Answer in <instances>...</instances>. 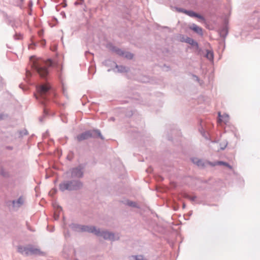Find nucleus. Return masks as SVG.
Returning <instances> with one entry per match:
<instances>
[{
  "mask_svg": "<svg viewBox=\"0 0 260 260\" xmlns=\"http://www.w3.org/2000/svg\"><path fill=\"white\" fill-rule=\"evenodd\" d=\"M196 198H197V197L194 196H192V197H190V198L189 200H190L191 201H194L196 199Z\"/></svg>",
  "mask_w": 260,
  "mask_h": 260,
  "instance_id": "obj_32",
  "label": "nucleus"
},
{
  "mask_svg": "<svg viewBox=\"0 0 260 260\" xmlns=\"http://www.w3.org/2000/svg\"><path fill=\"white\" fill-rule=\"evenodd\" d=\"M59 214H57L56 212L54 213V218L55 220H58L59 218Z\"/></svg>",
  "mask_w": 260,
  "mask_h": 260,
  "instance_id": "obj_31",
  "label": "nucleus"
},
{
  "mask_svg": "<svg viewBox=\"0 0 260 260\" xmlns=\"http://www.w3.org/2000/svg\"><path fill=\"white\" fill-rule=\"evenodd\" d=\"M189 28L192 30H193L197 34L203 36V29L202 28L196 25V24H192L189 26Z\"/></svg>",
  "mask_w": 260,
  "mask_h": 260,
  "instance_id": "obj_15",
  "label": "nucleus"
},
{
  "mask_svg": "<svg viewBox=\"0 0 260 260\" xmlns=\"http://www.w3.org/2000/svg\"><path fill=\"white\" fill-rule=\"evenodd\" d=\"M20 137H22L23 136L27 135L28 134V132L26 129H23L22 131H20L19 132Z\"/></svg>",
  "mask_w": 260,
  "mask_h": 260,
  "instance_id": "obj_23",
  "label": "nucleus"
},
{
  "mask_svg": "<svg viewBox=\"0 0 260 260\" xmlns=\"http://www.w3.org/2000/svg\"><path fill=\"white\" fill-rule=\"evenodd\" d=\"M111 69H108V70H107V71H108V72H110V71H111Z\"/></svg>",
  "mask_w": 260,
  "mask_h": 260,
  "instance_id": "obj_41",
  "label": "nucleus"
},
{
  "mask_svg": "<svg viewBox=\"0 0 260 260\" xmlns=\"http://www.w3.org/2000/svg\"><path fill=\"white\" fill-rule=\"evenodd\" d=\"M84 168L83 165L80 164L77 167L70 169L65 174L72 179L79 180L84 176Z\"/></svg>",
  "mask_w": 260,
  "mask_h": 260,
  "instance_id": "obj_4",
  "label": "nucleus"
},
{
  "mask_svg": "<svg viewBox=\"0 0 260 260\" xmlns=\"http://www.w3.org/2000/svg\"><path fill=\"white\" fill-rule=\"evenodd\" d=\"M192 76L193 78L194 79V80L196 81H197V82L200 83V80L199 78L197 75L192 74Z\"/></svg>",
  "mask_w": 260,
  "mask_h": 260,
  "instance_id": "obj_29",
  "label": "nucleus"
},
{
  "mask_svg": "<svg viewBox=\"0 0 260 260\" xmlns=\"http://www.w3.org/2000/svg\"><path fill=\"white\" fill-rule=\"evenodd\" d=\"M185 14L191 17H195L197 13L191 10H187L185 12Z\"/></svg>",
  "mask_w": 260,
  "mask_h": 260,
  "instance_id": "obj_21",
  "label": "nucleus"
},
{
  "mask_svg": "<svg viewBox=\"0 0 260 260\" xmlns=\"http://www.w3.org/2000/svg\"><path fill=\"white\" fill-rule=\"evenodd\" d=\"M39 96H36V99L44 105L45 102L54 95L53 90L48 83L41 84L37 86Z\"/></svg>",
  "mask_w": 260,
  "mask_h": 260,
  "instance_id": "obj_1",
  "label": "nucleus"
},
{
  "mask_svg": "<svg viewBox=\"0 0 260 260\" xmlns=\"http://www.w3.org/2000/svg\"><path fill=\"white\" fill-rule=\"evenodd\" d=\"M228 145V142H225L223 144H220V149L224 150Z\"/></svg>",
  "mask_w": 260,
  "mask_h": 260,
  "instance_id": "obj_26",
  "label": "nucleus"
},
{
  "mask_svg": "<svg viewBox=\"0 0 260 260\" xmlns=\"http://www.w3.org/2000/svg\"><path fill=\"white\" fill-rule=\"evenodd\" d=\"M83 2H84V0H77L76 2H75V5H82Z\"/></svg>",
  "mask_w": 260,
  "mask_h": 260,
  "instance_id": "obj_28",
  "label": "nucleus"
},
{
  "mask_svg": "<svg viewBox=\"0 0 260 260\" xmlns=\"http://www.w3.org/2000/svg\"><path fill=\"white\" fill-rule=\"evenodd\" d=\"M58 187L62 192L66 190L76 191L82 188L83 183L78 179L65 180L59 183Z\"/></svg>",
  "mask_w": 260,
  "mask_h": 260,
  "instance_id": "obj_2",
  "label": "nucleus"
},
{
  "mask_svg": "<svg viewBox=\"0 0 260 260\" xmlns=\"http://www.w3.org/2000/svg\"><path fill=\"white\" fill-rule=\"evenodd\" d=\"M103 64H104L105 66H108L110 63H113L115 65V68L117 69V72L119 73H124L128 71L127 68L123 66H118L117 64H116L115 62L112 61L110 60H106L105 61H104Z\"/></svg>",
  "mask_w": 260,
  "mask_h": 260,
  "instance_id": "obj_9",
  "label": "nucleus"
},
{
  "mask_svg": "<svg viewBox=\"0 0 260 260\" xmlns=\"http://www.w3.org/2000/svg\"><path fill=\"white\" fill-rule=\"evenodd\" d=\"M132 115V114H127V116H131Z\"/></svg>",
  "mask_w": 260,
  "mask_h": 260,
  "instance_id": "obj_42",
  "label": "nucleus"
},
{
  "mask_svg": "<svg viewBox=\"0 0 260 260\" xmlns=\"http://www.w3.org/2000/svg\"><path fill=\"white\" fill-rule=\"evenodd\" d=\"M185 208V203H183V208Z\"/></svg>",
  "mask_w": 260,
  "mask_h": 260,
  "instance_id": "obj_36",
  "label": "nucleus"
},
{
  "mask_svg": "<svg viewBox=\"0 0 260 260\" xmlns=\"http://www.w3.org/2000/svg\"><path fill=\"white\" fill-rule=\"evenodd\" d=\"M207 164L211 167H215L216 166H224L228 168L230 170H232L233 167L229 163L223 161H208Z\"/></svg>",
  "mask_w": 260,
  "mask_h": 260,
  "instance_id": "obj_10",
  "label": "nucleus"
},
{
  "mask_svg": "<svg viewBox=\"0 0 260 260\" xmlns=\"http://www.w3.org/2000/svg\"><path fill=\"white\" fill-rule=\"evenodd\" d=\"M53 62L51 59L45 62L43 60H36L33 62L32 67L40 76L42 78H46L48 74V67L51 66Z\"/></svg>",
  "mask_w": 260,
  "mask_h": 260,
  "instance_id": "obj_3",
  "label": "nucleus"
},
{
  "mask_svg": "<svg viewBox=\"0 0 260 260\" xmlns=\"http://www.w3.org/2000/svg\"><path fill=\"white\" fill-rule=\"evenodd\" d=\"M191 161L194 164L196 165L198 167L201 169L204 168L207 165H208L207 164L208 161H204L203 160L199 159L197 157L192 158Z\"/></svg>",
  "mask_w": 260,
  "mask_h": 260,
  "instance_id": "obj_11",
  "label": "nucleus"
},
{
  "mask_svg": "<svg viewBox=\"0 0 260 260\" xmlns=\"http://www.w3.org/2000/svg\"><path fill=\"white\" fill-rule=\"evenodd\" d=\"M113 51L116 53L118 55L121 56H124V51L120 49L114 47L113 48Z\"/></svg>",
  "mask_w": 260,
  "mask_h": 260,
  "instance_id": "obj_18",
  "label": "nucleus"
},
{
  "mask_svg": "<svg viewBox=\"0 0 260 260\" xmlns=\"http://www.w3.org/2000/svg\"><path fill=\"white\" fill-rule=\"evenodd\" d=\"M205 56L210 61H213L214 53L212 50L206 49Z\"/></svg>",
  "mask_w": 260,
  "mask_h": 260,
  "instance_id": "obj_16",
  "label": "nucleus"
},
{
  "mask_svg": "<svg viewBox=\"0 0 260 260\" xmlns=\"http://www.w3.org/2000/svg\"><path fill=\"white\" fill-rule=\"evenodd\" d=\"M70 227L73 230L76 232H86L89 233H93L95 235L98 231V229L95 226L91 225H85L72 223L70 225Z\"/></svg>",
  "mask_w": 260,
  "mask_h": 260,
  "instance_id": "obj_7",
  "label": "nucleus"
},
{
  "mask_svg": "<svg viewBox=\"0 0 260 260\" xmlns=\"http://www.w3.org/2000/svg\"><path fill=\"white\" fill-rule=\"evenodd\" d=\"M95 235L98 237H102L105 240H108L114 241L119 239V234H115L112 232H109L107 230H101L98 228Z\"/></svg>",
  "mask_w": 260,
  "mask_h": 260,
  "instance_id": "obj_8",
  "label": "nucleus"
},
{
  "mask_svg": "<svg viewBox=\"0 0 260 260\" xmlns=\"http://www.w3.org/2000/svg\"><path fill=\"white\" fill-rule=\"evenodd\" d=\"M4 115L0 114V120L3 119Z\"/></svg>",
  "mask_w": 260,
  "mask_h": 260,
  "instance_id": "obj_35",
  "label": "nucleus"
},
{
  "mask_svg": "<svg viewBox=\"0 0 260 260\" xmlns=\"http://www.w3.org/2000/svg\"><path fill=\"white\" fill-rule=\"evenodd\" d=\"M58 210H61V207H58Z\"/></svg>",
  "mask_w": 260,
  "mask_h": 260,
  "instance_id": "obj_40",
  "label": "nucleus"
},
{
  "mask_svg": "<svg viewBox=\"0 0 260 260\" xmlns=\"http://www.w3.org/2000/svg\"><path fill=\"white\" fill-rule=\"evenodd\" d=\"M1 174L2 176L5 177H7L9 176L8 172L5 171L3 169L1 171Z\"/></svg>",
  "mask_w": 260,
  "mask_h": 260,
  "instance_id": "obj_24",
  "label": "nucleus"
},
{
  "mask_svg": "<svg viewBox=\"0 0 260 260\" xmlns=\"http://www.w3.org/2000/svg\"><path fill=\"white\" fill-rule=\"evenodd\" d=\"M22 2L24 1V0H20Z\"/></svg>",
  "mask_w": 260,
  "mask_h": 260,
  "instance_id": "obj_44",
  "label": "nucleus"
},
{
  "mask_svg": "<svg viewBox=\"0 0 260 260\" xmlns=\"http://www.w3.org/2000/svg\"><path fill=\"white\" fill-rule=\"evenodd\" d=\"M195 17H197V18H199V19H201L202 20H205L204 17L203 16H202L201 15L199 14L198 13L196 14V15Z\"/></svg>",
  "mask_w": 260,
  "mask_h": 260,
  "instance_id": "obj_27",
  "label": "nucleus"
},
{
  "mask_svg": "<svg viewBox=\"0 0 260 260\" xmlns=\"http://www.w3.org/2000/svg\"><path fill=\"white\" fill-rule=\"evenodd\" d=\"M18 251L19 253L25 255H43L44 253L39 249L31 245L28 246H19L18 247Z\"/></svg>",
  "mask_w": 260,
  "mask_h": 260,
  "instance_id": "obj_5",
  "label": "nucleus"
},
{
  "mask_svg": "<svg viewBox=\"0 0 260 260\" xmlns=\"http://www.w3.org/2000/svg\"><path fill=\"white\" fill-rule=\"evenodd\" d=\"M182 41L189 44L192 47H195L196 49H199L198 43L191 38L186 37L185 38H182Z\"/></svg>",
  "mask_w": 260,
  "mask_h": 260,
  "instance_id": "obj_12",
  "label": "nucleus"
},
{
  "mask_svg": "<svg viewBox=\"0 0 260 260\" xmlns=\"http://www.w3.org/2000/svg\"><path fill=\"white\" fill-rule=\"evenodd\" d=\"M109 120L114 121L115 120V118L113 117H111L110 118Z\"/></svg>",
  "mask_w": 260,
  "mask_h": 260,
  "instance_id": "obj_34",
  "label": "nucleus"
},
{
  "mask_svg": "<svg viewBox=\"0 0 260 260\" xmlns=\"http://www.w3.org/2000/svg\"><path fill=\"white\" fill-rule=\"evenodd\" d=\"M31 73L29 71H26V76L27 77L31 76Z\"/></svg>",
  "mask_w": 260,
  "mask_h": 260,
  "instance_id": "obj_33",
  "label": "nucleus"
},
{
  "mask_svg": "<svg viewBox=\"0 0 260 260\" xmlns=\"http://www.w3.org/2000/svg\"><path fill=\"white\" fill-rule=\"evenodd\" d=\"M183 197L187 199H189L190 196L186 193H184L183 194Z\"/></svg>",
  "mask_w": 260,
  "mask_h": 260,
  "instance_id": "obj_30",
  "label": "nucleus"
},
{
  "mask_svg": "<svg viewBox=\"0 0 260 260\" xmlns=\"http://www.w3.org/2000/svg\"><path fill=\"white\" fill-rule=\"evenodd\" d=\"M176 10L178 12H181V13H183L184 14H185V12H186L187 11V10L184 9L183 8H176Z\"/></svg>",
  "mask_w": 260,
  "mask_h": 260,
  "instance_id": "obj_25",
  "label": "nucleus"
},
{
  "mask_svg": "<svg viewBox=\"0 0 260 260\" xmlns=\"http://www.w3.org/2000/svg\"><path fill=\"white\" fill-rule=\"evenodd\" d=\"M28 229L30 231H34L32 230H31V229L30 228H29L28 226Z\"/></svg>",
  "mask_w": 260,
  "mask_h": 260,
  "instance_id": "obj_39",
  "label": "nucleus"
},
{
  "mask_svg": "<svg viewBox=\"0 0 260 260\" xmlns=\"http://www.w3.org/2000/svg\"><path fill=\"white\" fill-rule=\"evenodd\" d=\"M132 260H144V257L142 255H132L129 257Z\"/></svg>",
  "mask_w": 260,
  "mask_h": 260,
  "instance_id": "obj_19",
  "label": "nucleus"
},
{
  "mask_svg": "<svg viewBox=\"0 0 260 260\" xmlns=\"http://www.w3.org/2000/svg\"><path fill=\"white\" fill-rule=\"evenodd\" d=\"M219 34L220 36L225 39L228 34V27L226 24H224L219 30Z\"/></svg>",
  "mask_w": 260,
  "mask_h": 260,
  "instance_id": "obj_14",
  "label": "nucleus"
},
{
  "mask_svg": "<svg viewBox=\"0 0 260 260\" xmlns=\"http://www.w3.org/2000/svg\"><path fill=\"white\" fill-rule=\"evenodd\" d=\"M146 81H146V80H144L142 81V82H146Z\"/></svg>",
  "mask_w": 260,
  "mask_h": 260,
  "instance_id": "obj_43",
  "label": "nucleus"
},
{
  "mask_svg": "<svg viewBox=\"0 0 260 260\" xmlns=\"http://www.w3.org/2000/svg\"><path fill=\"white\" fill-rule=\"evenodd\" d=\"M123 57L127 59H131L133 58V54L129 52H124V55Z\"/></svg>",
  "mask_w": 260,
  "mask_h": 260,
  "instance_id": "obj_22",
  "label": "nucleus"
},
{
  "mask_svg": "<svg viewBox=\"0 0 260 260\" xmlns=\"http://www.w3.org/2000/svg\"><path fill=\"white\" fill-rule=\"evenodd\" d=\"M67 248L66 247L64 248V249H63V252H66V251L67 250Z\"/></svg>",
  "mask_w": 260,
  "mask_h": 260,
  "instance_id": "obj_37",
  "label": "nucleus"
},
{
  "mask_svg": "<svg viewBox=\"0 0 260 260\" xmlns=\"http://www.w3.org/2000/svg\"><path fill=\"white\" fill-rule=\"evenodd\" d=\"M126 204L131 207H136L138 208H139V206L138 205L136 202L130 201L129 200H127L126 201Z\"/></svg>",
  "mask_w": 260,
  "mask_h": 260,
  "instance_id": "obj_20",
  "label": "nucleus"
},
{
  "mask_svg": "<svg viewBox=\"0 0 260 260\" xmlns=\"http://www.w3.org/2000/svg\"><path fill=\"white\" fill-rule=\"evenodd\" d=\"M44 113L45 114H47L46 109L44 110Z\"/></svg>",
  "mask_w": 260,
  "mask_h": 260,
  "instance_id": "obj_38",
  "label": "nucleus"
},
{
  "mask_svg": "<svg viewBox=\"0 0 260 260\" xmlns=\"http://www.w3.org/2000/svg\"><path fill=\"white\" fill-rule=\"evenodd\" d=\"M219 121H223L224 123H226L229 121V115L226 114H224L223 115H221L220 112L218 113Z\"/></svg>",
  "mask_w": 260,
  "mask_h": 260,
  "instance_id": "obj_17",
  "label": "nucleus"
},
{
  "mask_svg": "<svg viewBox=\"0 0 260 260\" xmlns=\"http://www.w3.org/2000/svg\"><path fill=\"white\" fill-rule=\"evenodd\" d=\"M24 198L22 196H20L17 200L12 201L13 207L14 208H18L24 204Z\"/></svg>",
  "mask_w": 260,
  "mask_h": 260,
  "instance_id": "obj_13",
  "label": "nucleus"
},
{
  "mask_svg": "<svg viewBox=\"0 0 260 260\" xmlns=\"http://www.w3.org/2000/svg\"><path fill=\"white\" fill-rule=\"evenodd\" d=\"M94 137H99L102 140L104 139V137L99 129L86 131L77 136L76 138L79 142H80L90 138Z\"/></svg>",
  "mask_w": 260,
  "mask_h": 260,
  "instance_id": "obj_6",
  "label": "nucleus"
}]
</instances>
